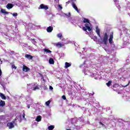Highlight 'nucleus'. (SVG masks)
Instances as JSON below:
<instances>
[{
  "instance_id": "50",
  "label": "nucleus",
  "mask_w": 130,
  "mask_h": 130,
  "mask_svg": "<svg viewBox=\"0 0 130 130\" xmlns=\"http://www.w3.org/2000/svg\"><path fill=\"white\" fill-rule=\"evenodd\" d=\"M39 105H40V106H41V104L39 105V103H37L36 104V106H37L38 107H39Z\"/></svg>"
},
{
  "instance_id": "44",
  "label": "nucleus",
  "mask_w": 130,
  "mask_h": 130,
  "mask_svg": "<svg viewBox=\"0 0 130 130\" xmlns=\"http://www.w3.org/2000/svg\"><path fill=\"white\" fill-rule=\"evenodd\" d=\"M62 99H63V100H67V98L66 97V95H62Z\"/></svg>"
},
{
  "instance_id": "24",
  "label": "nucleus",
  "mask_w": 130,
  "mask_h": 130,
  "mask_svg": "<svg viewBox=\"0 0 130 130\" xmlns=\"http://www.w3.org/2000/svg\"><path fill=\"white\" fill-rule=\"evenodd\" d=\"M0 97H1L2 99L3 100H6L7 99V97H6V95L2 92H0Z\"/></svg>"
},
{
  "instance_id": "5",
  "label": "nucleus",
  "mask_w": 130,
  "mask_h": 130,
  "mask_svg": "<svg viewBox=\"0 0 130 130\" xmlns=\"http://www.w3.org/2000/svg\"><path fill=\"white\" fill-rule=\"evenodd\" d=\"M83 22L86 23L85 24V27L83 26V30H84V31H87V30H88V31H91V30H92L90 27L91 23H90L89 19L83 18Z\"/></svg>"
},
{
  "instance_id": "2",
  "label": "nucleus",
  "mask_w": 130,
  "mask_h": 130,
  "mask_svg": "<svg viewBox=\"0 0 130 130\" xmlns=\"http://www.w3.org/2000/svg\"><path fill=\"white\" fill-rule=\"evenodd\" d=\"M108 119V120H107V119H105V122H99V124L102 127H106V125H108L109 123H111L112 126H115L116 125V123L113 121L116 120V119H115L113 116H110ZM105 124H106V125Z\"/></svg>"
},
{
  "instance_id": "61",
  "label": "nucleus",
  "mask_w": 130,
  "mask_h": 130,
  "mask_svg": "<svg viewBox=\"0 0 130 130\" xmlns=\"http://www.w3.org/2000/svg\"><path fill=\"white\" fill-rule=\"evenodd\" d=\"M83 58H86V57H82V59H83Z\"/></svg>"
},
{
  "instance_id": "8",
  "label": "nucleus",
  "mask_w": 130,
  "mask_h": 130,
  "mask_svg": "<svg viewBox=\"0 0 130 130\" xmlns=\"http://www.w3.org/2000/svg\"><path fill=\"white\" fill-rule=\"evenodd\" d=\"M15 123V121H12V122H8L7 124V126L9 127V129H12L15 127L14 124Z\"/></svg>"
},
{
  "instance_id": "37",
  "label": "nucleus",
  "mask_w": 130,
  "mask_h": 130,
  "mask_svg": "<svg viewBox=\"0 0 130 130\" xmlns=\"http://www.w3.org/2000/svg\"><path fill=\"white\" fill-rule=\"evenodd\" d=\"M11 64H12L11 65L12 69H14V70H16L17 69V67L15 66V64H13L12 63H11Z\"/></svg>"
},
{
  "instance_id": "18",
  "label": "nucleus",
  "mask_w": 130,
  "mask_h": 130,
  "mask_svg": "<svg viewBox=\"0 0 130 130\" xmlns=\"http://www.w3.org/2000/svg\"><path fill=\"white\" fill-rule=\"evenodd\" d=\"M75 3H72V7L74 8V9L77 12V13H79V9H78V7L77 6H76Z\"/></svg>"
},
{
  "instance_id": "10",
  "label": "nucleus",
  "mask_w": 130,
  "mask_h": 130,
  "mask_svg": "<svg viewBox=\"0 0 130 130\" xmlns=\"http://www.w3.org/2000/svg\"><path fill=\"white\" fill-rule=\"evenodd\" d=\"M48 10V6L47 5H45L44 4H41L40 7H39V10Z\"/></svg>"
},
{
  "instance_id": "30",
  "label": "nucleus",
  "mask_w": 130,
  "mask_h": 130,
  "mask_svg": "<svg viewBox=\"0 0 130 130\" xmlns=\"http://www.w3.org/2000/svg\"><path fill=\"white\" fill-rule=\"evenodd\" d=\"M57 37L58 38H59V39H61L62 38V34L61 33H59L57 35Z\"/></svg>"
},
{
  "instance_id": "40",
  "label": "nucleus",
  "mask_w": 130,
  "mask_h": 130,
  "mask_svg": "<svg viewBox=\"0 0 130 130\" xmlns=\"http://www.w3.org/2000/svg\"><path fill=\"white\" fill-rule=\"evenodd\" d=\"M127 7L129 10H130V2H128L127 3Z\"/></svg>"
},
{
  "instance_id": "51",
  "label": "nucleus",
  "mask_w": 130,
  "mask_h": 130,
  "mask_svg": "<svg viewBox=\"0 0 130 130\" xmlns=\"http://www.w3.org/2000/svg\"><path fill=\"white\" fill-rule=\"evenodd\" d=\"M60 40H61L62 41H66V39L63 38L62 37L61 39H60Z\"/></svg>"
},
{
  "instance_id": "49",
  "label": "nucleus",
  "mask_w": 130,
  "mask_h": 130,
  "mask_svg": "<svg viewBox=\"0 0 130 130\" xmlns=\"http://www.w3.org/2000/svg\"><path fill=\"white\" fill-rule=\"evenodd\" d=\"M81 127L80 126H76V129H80V128Z\"/></svg>"
},
{
  "instance_id": "60",
  "label": "nucleus",
  "mask_w": 130,
  "mask_h": 130,
  "mask_svg": "<svg viewBox=\"0 0 130 130\" xmlns=\"http://www.w3.org/2000/svg\"><path fill=\"white\" fill-rule=\"evenodd\" d=\"M0 1H2V2H4V1H5V0H0Z\"/></svg>"
},
{
  "instance_id": "39",
  "label": "nucleus",
  "mask_w": 130,
  "mask_h": 130,
  "mask_svg": "<svg viewBox=\"0 0 130 130\" xmlns=\"http://www.w3.org/2000/svg\"><path fill=\"white\" fill-rule=\"evenodd\" d=\"M92 39H93L94 41H97V37L96 36H93Z\"/></svg>"
},
{
  "instance_id": "55",
  "label": "nucleus",
  "mask_w": 130,
  "mask_h": 130,
  "mask_svg": "<svg viewBox=\"0 0 130 130\" xmlns=\"http://www.w3.org/2000/svg\"><path fill=\"white\" fill-rule=\"evenodd\" d=\"M73 120H76V119L75 118L72 119V121H73Z\"/></svg>"
},
{
  "instance_id": "47",
  "label": "nucleus",
  "mask_w": 130,
  "mask_h": 130,
  "mask_svg": "<svg viewBox=\"0 0 130 130\" xmlns=\"http://www.w3.org/2000/svg\"><path fill=\"white\" fill-rule=\"evenodd\" d=\"M49 89L51 90V91H52V90H53V87H52V86H49Z\"/></svg>"
},
{
  "instance_id": "32",
  "label": "nucleus",
  "mask_w": 130,
  "mask_h": 130,
  "mask_svg": "<svg viewBox=\"0 0 130 130\" xmlns=\"http://www.w3.org/2000/svg\"><path fill=\"white\" fill-rule=\"evenodd\" d=\"M39 87L38 86L36 85L34 87L32 88V91H36V90H39Z\"/></svg>"
},
{
  "instance_id": "14",
  "label": "nucleus",
  "mask_w": 130,
  "mask_h": 130,
  "mask_svg": "<svg viewBox=\"0 0 130 130\" xmlns=\"http://www.w3.org/2000/svg\"><path fill=\"white\" fill-rule=\"evenodd\" d=\"M34 86H35V84L32 83V84H29L27 86V89H29V90H30V91H32L33 88H34Z\"/></svg>"
},
{
  "instance_id": "53",
  "label": "nucleus",
  "mask_w": 130,
  "mask_h": 130,
  "mask_svg": "<svg viewBox=\"0 0 130 130\" xmlns=\"http://www.w3.org/2000/svg\"><path fill=\"white\" fill-rule=\"evenodd\" d=\"M32 123H33V124H36V122H33Z\"/></svg>"
},
{
  "instance_id": "42",
  "label": "nucleus",
  "mask_w": 130,
  "mask_h": 130,
  "mask_svg": "<svg viewBox=\"0 0 130 130\" xmlns=\"http://www.w3.org/2000/svg\"><path fill=\"white\" fill-rule=\"evenodd\" d=\"M22 118L24 120H25V121L27 120V119H26V118H25V113H23V114L22 115Z\"/></svg>"
},
{
  "instance_id": "23",
  "label": "nucleus",
  "mask_w": 130,
  "mask_h": 130,
  "mask_svg": "<svg viewBox=\"0 0 130 130\" xmlns=\"http://www.w3.org/2000/svg\"><path fill=\"white\" fill-rule=\"evenodd\" d=\"M49 63L50 64H54V60L52 58H50L49 59Z\"/></svg>"
},
{
  "instance_id": "25",
  "label": "nucleus",
  "mask_w": 130,
  "mask_h": 130,
  "mask_svg": "<svg viewBox=\"0 0 130 130\" xmlns=\"http://www.w3.org/2000/svg\"><path fill=\"white\" fill-rule=\"evenodd\" d=\"M41 116H37V118H36V121H37V122H39V121H41Z\"/></svg>"
},
{
  "instance_id": "41",
  "label": "nucleus",
  "mask_w": 130,
  "mask_h": 130,
  "mask_svg": "<svg viewBox=\"0 0 130 130\" xmlns=\"http://www.w3.org/2000/svg\"><path fill=\"white\" fill-rule=\"evenodd\" d=\"M42 88L43 89H44V90H47V86H45V85H43L42 86Z\"/></svg>"
},
{
  "instance_id": "22",
  "label": "nucleus",
  "mask_w": 130,
  "mask_h": 130,
  "mask_svg": "<svg viewBox=\"0 0 130 130\" xmlns=\"http://www.w3.org/2000/svg\"><path fill=\"white\" fill-rule=\"evenodd\" d=\"M6 105V102L4 101L1 100L0 101V107H4Z\"/></svg>"
},
{
  "instance_id": "48",
  "label": "nucleus",
  "mask_w": 130,
  "mask_h": 130,
  "mask_svg": "<svg viewBox=\"0 0 130 130\" xmlns=\"http://www.w3.org/2000/svg\"><path fill=\"white\" fill-rule=\"evenodd\" d=\"M1 86H2V87H3V88L5 90V89L6 88V87L5 86V85H4V84H3V83H1Z\"/></svg>"
},
{
  "instance_id": "9",
  "label": "nucleus",
  "mask_w": 130,
  "mask_h": 130,
  "mask_svg": "<svg viewBox=\"0 0 130 130\" xmlns=\"http://www.w3.org/2000/svg\"><path fill=\"white\" fill-rule=\"evenodd\" d=\"M109 42L110 44H112L113 43V32H111L109 39Z\"/></svg>"
},
{
  "instance_id": "54",
  "label": "nucleus",
  "mask_w": 130,
  "mask_h": 130,
  "mask_svg": "<svg viewBox=\"0 0 130 130\" xmlns=\"http://www.w3.org/2000/svg\"><path fill=\"white\" fill-rule=\"evenodd\" d=\"M14 28H15L14 26H12V30H13V31H15V30H14Z\"/></svg>"
},
{
  "instance_id": "33",
  "label": "nucleus",
  "mask_w": 130,
  "mask_h": 130,
  "mask_svg": "<svg viewBox=\"0 0 130 130\" xmlns=\"http://www.w3.org/2000/svg\"><path fill=\"white\" fill-rule=\"evenodd\" d=\"M112 83V81H109L108 82L106 83V85H107V86H108V87H110V86L111 85Z\"/></svg>"
},
{
  "instance_id": "38",
  "label": "nucleus",
  "mask_w": 130,
  "mask_h": 130,
  "mask_svg": "<svg viewBox=\"0 0 130 130\" xmlns=\"http://www.w3.org/2000/svg\"><path fill=\"white\" fill-rule=\"evenodd\" d=\"M78 120L80 121V122H84V118H83V117L79 118Z\"/></svg>"
},
{
  "instance_id": "36",
  "label": "nucleus",
  "mask_w": 130,
  "mask_h": 130,
  "mask_svg": "<svg viewBox=\"0 0 130 130\" xmlns=\"http://www.w3.org/2000/svg\"><path fill=\"white\" fill-rule=\"evenodd\" d=\"M50 102H51V101L49 100L47 102L45 103V104L47 106H49V104H50Z\"/></svg>"
},
{
  "instance_id": "27",
  "label": "nucleus",
  "mask_w": 130,
  "mask_h": 130,
  "mask_svg": "<svg viewBox=\"0 0 130 130\" xmlns=\"http://www.w3.org/2000/svg\"><path fill=\"white\" fill-rule=\"evenodd\" d=\"M44 51L45 52H46V53H51V51L48 49H46V48L44 49Z\"/></svg>"
},
{
  "instance_id": "43",
  "label": "nucleus",
  "mask_w": 130,
  "mask_h": 130,
  "mask_svg": "<svg viewBox=\"0 0 130 130\" xmlns=\"http://www.w3.org/2000/svg\"><path fill=\"white\" fill-rule=\"evenodd\" d=\"M10 54H11V55H15V54H16L15 53V51H11L10 52Z\"/></svg>"
},
{
  "instance_id": "46",
  "label": "nucleus",
  "mask_w": 130,
  "mask_h": 130,
  "mask_svg": "<svg viewBox=\"0 0 130 130\" xmlns=\"http://www.w3.org/2000/svg\"><path fill=\"white\" fill-rule=\"evenodd\" d=\"M55 3H56V4H57L58 5V4H59V0H54Z\"/></svg>"
},
{
  "instance_id": "59",
  "label": "nucleus",
  "mask_w": 130,
  "mask_h": 130,
  "mask_svg": "<svg viewBox=\"0 0 130 130\" xmlns=\"http://www.w3.org/2000/svg\"><path fill=\"white\" fill-rule=\"evenodd\" d=\"M66 130H72L71 129H66Z\"/></svg>"
},
{
  "instance_id": "56",
  "label": "nucleus",
  "mask_w": 130,
  "mask_h": 130,
  "mask_svg": "<svg viewBox=\"0 0 130 130\" xmlns=\"http://www.w3.org/2000/svg\"><path fill=\"white\" fill-rule=\"evenodd\" d=\"M86 49V48H83V50H85Z\"/></svg>"
},
{
  "instance_id": "57",
  "label": "nucleus",
  "mask_w": 130,
  "mask_h": 130,
  "mask_svg": "<svg viewBox=\"0 0 130 130\" xmlns=\"http://www.w3.org/2000/svg\"><path fill=\"white\" fill-rule=\"evenodd\" d=\"M2 63H3V61H1V64H2Z\"/></svg>"
},
{
  "instance_id": "64",
  "label": "nucleus",
  "mask_w": 130,
  "mask_h": 130,
  "mask_svg": "<svg viewBox=\"0 0 130 130\" xmlns=\"http://www.w3.org/2000/svg\"><path fill=\"white\" fill-rule=\"evenodd\" d=\"M71 23H72V24H74V23H73V22H71Z\"/></svg>"
},
{
  "instance_id": "35",
  "label": "nucleus",
  "mask_w": 130,
  "mask_h": 130,
  "mask_svg": "<svg viewBox=\"0 0 130 130\" xmlns=\"http://www.w3.org/2000/svg\"><path fill=\"white\" fill-rule=\"evenodd\" d=\"M56 46H57V47L59 46V47H62V46H63V45L62 44H61V43L59 42L56 44Z\"/></svg>"
},
{
  "instance_id": "7",
  "label": "nucleus",
  "mask_w": 130,
  "mask_h": 130,
  "mask_svg": "<svg viewBox=\"0 0 130 130\" xmlns=\"http://www.w3.org/2000/svg\"><path fill=\"white\" fill-rule=\"evenodd\" d=\"M26 105L27 106V108H30V107H33L34 106V103H33V99L29 98L28 100L26 102Z\"/></svg>"
},
{
  "instance_id": "4",
  "label": "nucleus",
  "mask_w": 130,
  "mask_h": 130,
  "mask_svg": "<svg viewBox=\"0 0 130 130\" xmlns=\"http://www.w3.org/2000/svg\"><path fill=\"white\" fill-rule=\"evenodd\" d=\"M81 92V93L82 92H83L81 95L83 99H84V100L86 101V102H91V103L94 104V103L95 102V101H96V100L94 98L90 96V93L87 92L86 91H85V90Z\"/></svg>"
},
{
  "instance_id": "6",
  "label": "nucleus",
  "mask_w": 130,
  "mask_h": 130,
  "mask_svg": "<svg viewBox=\"0 0 130 130\" xmlns=\"http://www.w3.org/2000/svg\"><path fill=\"white\" fill-rule=\"evenodd\" d=\"M0 35H2L4 38L8 40V41H11V40H14V38H10V36L8 35V34L4 32L3 30H0Z\"/></svg>"
},
{
  "instance_id": "21",
  "label": "nucleus",
  "mask_w": 130,
  "mask_h": 130,
  "mask_svg": "<svg viewBox=\"0 0 130 130\" xmlns=\"http://www.w3.org/2000/svg\"><path fill=\"white\" fill-rule=\"evenodd\" d=\"M123 32L124 34H125L126 36H129V34H128V32H129V30L125 28L123 29Z\"/></svg>"
},
{
  "instance_id": "20",
  "label": "nucleus",
  "mask_w": 130,
  "mask_h": 130,
  "mask_svg": "<svg viewBox=\"0 0 130 130\" xmlns=\"http://www.w3.org/2000/svg\"><path fill=\"white\" fill-rule=\"evenodd\" d=\"M70 67H72V63H69L68 62H65V69H68V68H70Z\"/></svg>"
},
{
  "instance_id": "28",
  "label": "nucleus",
  "mask_w": 130,
  "mask_h": 130,
  "mask_svg": "<svg viewBox=\"0 0 130 130\" xmlns=\"http://www.w3.org/2000/svg\"><path fill=\"white\" fill-rule=\"evenodd\" d=\"M66 16H67L68 19L71 21L72 20V18L71 17V13H69L68 14H65Z\"/></svg>"
},
{
  "instance_id": "52",
  "label": "nucleus",
  "mask_w": 130,
  "mask_h": 130,
  "mask_svg": "<svg viewBox=\"0 0 130 130\" xmlns=\"http://www.w3.org/2000/svg\"><path fill=\"white\" fill-rule=\"evenodd\" d=\"M71 2L72 3H76V0H71Z\"/></svg>"
},
{
  "instance_id": "1",
  "label": "nucleus",
  "mask_w": 130,
  "mask_h": 130,
  "mask_svg": "<svg viewBox=\"0 0 130 130\" xmlns=\"http://www.w3.org/2000/svg\"><path fill=\"white\" fill-rule=\"evenodd\" d=\"M88 61H84V68L83 72L85 75L89 76V77H92L95 79V80H101L102 79V76L101 74H98L97 72L93 73L91 72V67L90 64H88Z\"/></svg>"
},
{
  "instance_id": "17",
  "label": "nucleus",
  "mask_w": 130,
  "mask_h": 130,
  "mask_svg": "<svg viewBox=\"0 0 130 130\" xmlns=\"http://www.w3.org/2000/svg\"><path fill=\"white\" fill-rule=\"evenodd\" d=\"M1 10V12L2 14H5V15H9V14L10 13V12H7L6 11V10L3 9V8H0Z\"/></svg>"
},
{
  "instance_id": "15",
  "label": "nucleus",
  "mask_w": 130,
  "mask_h": 130,
  "mask_svg": "<svg viewBox=\"0 0 130 130\" xmlns=\"http://www.w3.org/2000/svg\"><path fill=\"white\" fill-rule=\"evenodd\" d=\"M53 30V27L52 26H49L47 28V32H48V33H51V32H52V31Z\"/></svg>"
},
{
  "instance_id": "26",
  "label": "nucleus",
  "mask_w": 130,
  "mask_h": 130,
  "mask_svg": "<svg viewBox=\"0 0 130 130\" xmlns=\"http://www.w3.org/2000/svg\"><path fill=\"white\" fill-rule=\"evenodd\" d=\"M25 57L28 59H32L33 58V56L29 54H25Z\"/></svg>"
},
{
  "instance_id": "16",
  "label": "nucleus",
  "mask_w": 130,
  "mask_h": 130,
  "mask_svg": "<svg viewBox=\"0 0 130 130\" xmlns=\"http://www.w3.org/2000/svg\"><path fill=\"white\" fill-rule=\"evenodd\" d=\"M27 27L28 29H34V27H35V25L32 24V23H28L27 25Z\"/></svg>"
},
{
  "instance_id": "45",
  "label": "nucleus",
  "mask_w": 130,
  "mask_h": 130,
  "mask_svg": "<svg viewBox=\"0 0 130 130\" xmlns=\"http://www.w3.org/2000/svg\"><path fill=\"white\" fill-rule=\"evenodd\" d=\"M58 7L59 9L62 10V6H61V5H58Z\"/></svg>"
},
{
  "instance_id": "62",
  "label": "nucleus",
  "mask_w": 130,
  "mask_h": 130,
  "mask_svg": "<svg viewBox=\"0 0 130 130\" xmlns=\"http://www.w3.org/2000/svg\"><path fill=\"white\" fill-rule=\"evenodd\" d=\"M125 130H128V129H125Z\"/></svg>"
},
{
  "instance_id": "13",
  "label": "nucleus",
  "mask_w": 130,
  "mask_h": 130,
  "mask_svg": "<svg viewBox=\"0 0 130 130\" xmlns=\"http://www.w3.org/2000/svg\"><path fill=\"white\" fill-rule=\"evenodd\" d=\"M13 7L14 4L11 3H8L6 6V8L8 9V10H11V9H13Z\"/></svg>"
},
{
  "instance_id": "63",
  "label": "nucleus",
  "mask_w": 130,
  "mask_h": 130,
  "mask_svg": "<svg viewBox=\"0 0 130 130\" xmlns=\"http://www.w3.org/2000/svg\"><path fill=\"white\" fill-rule=\"evenodd\" d=\"M0 112H3V111H0Z\"/></svg>"
},
{
  "instance_id": "34",
  "label": "nucleus",
  "mask_w": 130,
  "mask_h": 130,
  "mask_svg": "<svg viewBox=\"0 0 130 130\" xmlns=\"http://www.w3.org/2000/svg\"><path fill=\"white\" fill-rule=\"evenodd\" d=\"M30 41H31L32 43H33V44H34L35 45H36V44L37 43V42H36V41H35V39H31Z\"/></svg>"
},
{
  "instance_id": "12",
  "label": "nucleus",
  "mask_w": 130,
  "mask_h": 130,
  "mask_svg": "<svg viewBox=\"0 0 130 130\" xmlns=\"http://www.w3.org/2000/svg\"><path fill=\"white\" fill-rule=\"evenodd\" d=\"M22 71H23V72H29V71H30V68H28V67H27L25 65H23V68H22Z\"/></svg>"
},
{
  "instance_id": "31",
  "label": "nucleus",
  "mask_w": 130,
  "mask_h": 130,
  "mask_svg": "<svg viewBox=\"0 0 130 130\" xmlns=\"http://www.w3.org/2000/svg\"><path fill=\"white\" fill-rule=\"evenodd\" d=\"M11 15H12L13 17H14V18H17V17L18 16V13H10Z\"/></svg>"
},
{
  "instance_id": "11",
  "label": "nucleus",
  "mask_w": 130,
  "mask_h": 130,
  "mask_svg": "<svg viewBox=\"0 0 130 130\" xmlns=\"http://www.w3.org/2000/svg\"><path fill=\"white\" fill-rule=\"evenodd\" d=\"M116 7L118 9L119 11H120V5H119V1L118 0H114Z\"/></svg>"
},
{
  "instance_id": "3",
  "label": "nucleus",
  "mask_w": 130,
  "mask_h": 130,
  "mask_svg": "<svg viewBox=\"0 0 130 130\" xmlns=\"http://www.w3.org/2000/svg\"><path fill=\"white\" fill-rule=\"evenodd\" d=\"M95 32L96 33L99 37H100V38H101V41H99V42H100L101 43H104V44L106 45V44H107V41L108 40V35H107V32L105 33L104 38L103 39H102V37L100 35V29H99L98 26H96L95 27Z\"/></svg>"
},
{
  "instance_id": "58",
  "label": "nucleus",
  "mask_w": 130,
  "mask_h": 130,
  "mask_svg": "<svg viewBox=\"0 0 130 130\" xmlns=\"http://www.w3.org/2000/svg\"><path fill=\"white\" fill-rule=\"evenodd\" d=\"M69 43H70L68 42V43H66V44H69Z\"/></svg>"
},
{
  "instance_id": "19",
  "label": "nucleus",
  "mask_w": 130,
  "mask_h": 130,
  "mask_svg": "<svg viewBox=\"0 0 130 130\" xmlns=\"http://www.w3.org/2000/svg\"><path fill=\"white\" fill-rule=\"evenodd\" d=\"M75 3H72V7L74 8V9L77 12V13H79V9H78V7L77 6H76Z\"/></svg>"
},
{
  "instance_id": "29",
  "label": "nucleus",
  "mask_w": 130,
  "mask_h": 130,
  "mask_svg": "<svg viewBox=\"0 0 130 130\" xmlns=\"http://www.w3.org/2000/svg\"><path fill=\"white\" fill-rule=\"evenodd\" d=\"M54 128V125H51L50 126H48V130H52Z\"/></svg>"
}]
</instances>
